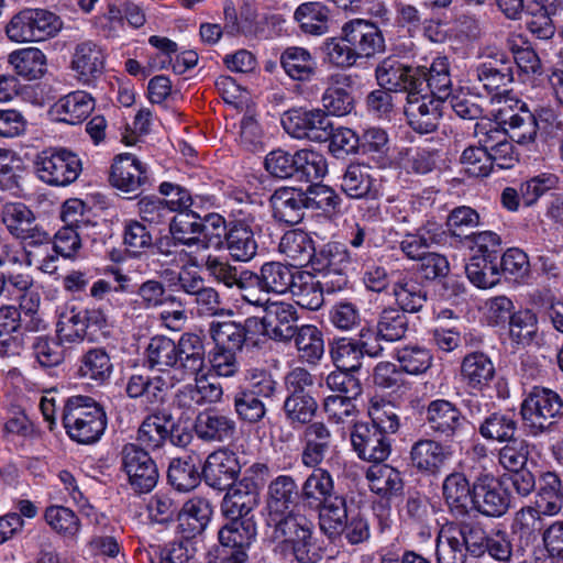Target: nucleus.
<instances>
[{
  "label": "nucleus",
  "mask_w": 563,
  "mask_h": 563,
  "mask_svg": "<svg viewBox=\"0 0 563 563\" xmlns=\"http://www.w3.org/2000/svg\"><path fill=\"white\" fill-rule=\"evenodd\" d=\"M169 419L166 416L151 415L146 417L137 431V441L150 450L161 448L168 439Z\"/></svg>",
  "instance_id": "obj_57"
},
{
  "label": "nucleus",
  "mask_w": 563,
  "mask_h": 563,
  "mask_svg": "<svg viewBox=\"0 0 563 563\" xmlns=\"http://www.w3.org/2000/svg\"><path fill=\"white\" fill-rule=\"evenodd\" d=\"M260 318H247L244 324L235 321H212L209 325V333L214 345L231 349L234 352L241 351L245 342L257 344L254 335L258 333Z\"/></svg>",
  "instance_id": "obj_16"
},
{
  "label": "nucleus",
  "mask_w": 563,
  "mask_h": 563,
  "mask_svg": "<svg viewBox=\"0 0 563 563\" xmlns=\"http://www.w3.org/2000/svg\"><path fill=\"white\" fill-rule=\"evenodd\" d=\"M330 353L339 369L357 371L362 365V347L355 340L349 338L335 340Z\"/></svg>",
  "instance_id": "obj_64"
},
{
  "label": "nucleus",
  "mask_w": 563,
  "mask_h": 563,
  "mask_svg": "<svg viewBox=\"0 0 563 563\" xmlns=\"http://www.w3.org/2000/svg\"><path fill=\"white\" fill-rule=\"evenodd\" d=\"M175 374L180 380L197 376L206 367V349L201 336L195 333H184L176 342Z\"/></svg>",
  "instance_id": "obj_19"
},
{
  "label": "nucleus",
  "mask_w": 563,
  "mask_h": 563,
  "mask_svg": "<svg viewBox=\"0 0 563 563\" xmlns=\"http://www.w3.org/2000/svg\"><path fill=\"white\" fill-rule=\"evenodd\" d=\"M62 421L67 435L80 444L98 442L107 428L103 408L91 397L81 395L66 399Z\"/></svg>",
  "instance_id": "obj_2"
},
{
  "label": "nucleus",
  "mask_w": 563,
  "mask_h": 563,
  "mask_svg": "<svg viewBox=\"0 0 563 563\" xmlns=\"http://www.w3.org/2000/svg\"><path fill=\"white\" fill-rule=\"evenodd\" d=\"M437 559L439 563H464L466 551L457 523L442 526L437 538Z\"/></svg>",
  "instance_id": "obj_40"
},
{
  "label": "nucleus",
  "mask_w": 563,
  "mask_h": 563,
  "mask_svg": "<svg viewBox=\"0 0 563 563\" xmlns=\"http://www.w3.org/2000/svg\"><path fill=\"white\" fill-rule=\"evenodd\" d=\"M44 518L51 529L64 539L76 541L81 523L78 516L68 507L53 505L45 509Z\"/></svg>",
  "instance_id": "obj_50"
},
{
  "label": "nucleus",
  "mask_w": 563,
  "mask_h": 563,
  "mask_svg": "<svg viewBox=\"0 0 563 563\" xmlns=\"http://www.w3.org/2000/svg\"><path fill=\"white\" fill-rule=\"evenodd\" d=\"M62 29L60 19L44 9H24L5 25L7 37L14 43L42 42L55 36Z\"/></svg>",
  "instance_id": "obj_4"
},
{
  "label": "nucleus",
  "mask_w": 563,
  "mask_h": 563,
  "mask_svg": "<svg viewBox=\"0 0 563 563\" xmlns=\"http://www.w3.org/2000/svg\"><path fill=\"white\" fill-rule=\"evenodd\" d=\"M341 31L358 59L372 58L385 51V40L382 31L368 20H350L343 24Z\"/></svg>",
  "instance_id": "obj_13"
},
{
  "label": "nucleus",
  "mask_w": 563,
  "mask_h": 563,
  "mask_svg": "<svg viewBox=\"0 0 563 563\" xmlns=\"http://www.w3.org/2000/svg\"><path fill=\"white\" fill-rule=\"evenodd\" d=\"M168 481L179 492H188L200 483V472L191 457L174 459L168 467Z\"/></svg>",
  "instance_id": "obj_59"
},
{
  "label": "nucleus",
  "mask_w": 563,
  "mask_h": 563,
  "mask_svg": "<svg viewBox=\"0 0 563 563\" xmlns=\"http://www.w3.org/2000/svg\"><path fill=\"white\" fill-rule=\"evenodd\" d=\"M295 345L302 360L308 363H317L324 353V343L321 331L312 324L298 328L292 336Z\"/></svg>",
  "instance_id": "obj_52"
},
{
  "label": "nucleus",
  "mask_w": 563,
  "mask_h": 563,
  "mask_svg": "<svg viewBox=\"0 0 563 563\" xmlns=\"http://www.w3.org/2000/svg\"><path fill=\"white\" fill-rule=\"evenodd\" d=\"M426 423L429 429L445 439L454 438L464 426L461 410L446 399H435L426 407Z\"/></svg>",
  "instance_id": "obj_20"
},
{
  "label": "nucleus",
  "mask_w": 563,
  "mask_h": 563,
  "mask_svg": "<svg viewBox=\"0 0 563 563\" xmlns=\"http://www.w3.org/2000/svg\"><path fill=\"white\" fill-rule=\"evenodd\" d=\"M294 19L306 34L320 36L329 32L330 10L321 2L301 3L295 10Z\"/></svg>",
  "instance_id": "obj_41"
},
{
  "label": "nucleus",
  "mask_w": 563,
  "mask_h": 563,
  "mask_svg": "<svg viewBox=\"0 0 563 563\" xmlns=\"http://www.w3.org/2000/svg\"><path fill=\"white\" fill-rule=\"evenodd\" d=\"M483 57L484 60L472 67L471 75L488 93L499 96L514 81L510 62L506 58V52L496 47H486Z\"/></svg>",
  "instance_id": "obj_6"
},
{
  "label": "nucleus",
  "mask_w": 563,
  "mask_h": 563,
  "mask_svg": "<svg viewBox=\"0 0 563 563\" xmlns=\"http://www.w3.org/2000/svg\"><path fill=\"white\" fill-rule=\"evenodd\" d=\"M350 439L353 450L363 461L380 463L390 454L386 434L367 422L354 423Z\"/></svg>",
  "instance_id": "obj_14"
},
{
  "label": "nucleus",
  "mask_w": 563,
  "mask_h": 563,
  "mask_svg": "<svg viewBox=\"0 0 563 563\" xmlns=\"http://www.w3.org/2000/svg\"><path fill=\"white\" fill-rule=\"evenodd\" d=\"M450 446L432 439L415 442L410 450V463L421 473L435 474L451 459Z\"/></svg>",
  "instance_id": "obj_26"
},
{
  "label": "nucleus",
  "mask_w": 563,
  "mask_h": 563,
  "mask_svg": "<svg viewBox=\"0 0 563 563\" xmlns=\"http://www.w3.org/2000/svg\"><path fill=\"white\" fill-rule=\"evenodd\" d=\"M366 478L373 493L380 496H390L401 490L400 473L394 467L376 463L368 468Z\"/></svg>",
  "instance_id": "obj_53"
},
{
  "label": "nucleus",
  "mask_w": 563,
  "mask_h": 563,
  "mask_svg": "<svg viewBox=\"0 0 563 563\" xmlns=\"http://www.w3.org/2000/svg\"><path fill=\"white\" fill-rule=\"evenodd\" d=\"M375 75L378 85L389 91H406L410 95L423 90L426 70L420 66H408L393 57L380 62Z\"/></svg>",
  "instance_id": "obj_9"
},
{
  "label": "nucleus",
  "mask_w": 563,
  "mask_h": 563,
  "mask_svg": "<svg viewBox=\"0 0 563 563\" xmlns=\"http://www.w3.org/2000/svg\"><path fill=\"white\" fill-rule=\"evenodd\" d=\"M503 122L507 125V132L511 140L519 144H529L537 136L538 124L534 115L521 103L520 112L507 115L506 109L499 110Z\"/></svg>",
  "instance_id": "obj_48"
},
{
  "label": "nucleus",
  "mask_w": 563,
  "mask_h": 563,
  "mask_svg": "<svg viewBox=\"0 0 563 563\" xmlns=\"http://www.w3.org/2000/svg\"><path fill=\"white\" fill-rule=\"evenodd\" d=\"M324 62L335 68H350L358 60L352 46L345 41L344 34L329 37L322 44Z\"/></svg>",
  "instance_id": "obj_60"
},
{
  "label": "nucleus",
  "mask_w": 563,
  "mask_h": 563,
  "mask_svg": "<svg viewBox=\"0 0 563 563\" xmlns=\"http://www.w3.org/2000/svg\"><path fill=\"white\" fill-rule=\"evenodd\" d=\"M298 485L290 475H279L267 487L266 525L273 538L283 543L286 556L298 563H319L323 556L321 541L312 519L290 506L298 497Z\"/></svg>",
  "instance_id": "obj_1"
},
{
  "label": "nucleus",
  "mask_w": 563,
  "mask_h": 563,
  "mask_svg": "<svg viewBox=\"0 0 563 563\" xmlns=\"http://www.w3.org/2000/svg\"><path fill=\"white\" fill-rule=\"evenodd\" d=\"M194 430L203 441L224 442L234 435L236 423L228 415L216 409H207L196 417Z\"/></svg>",
  "instance_id": "obj_30"
},
{
  "label": "nucleus",
  "mask_w": 563,
  "mask_h": 563,
  "mask_svg": "<svg viewBox=\"0 0 563 563\" xmlns=\"http://www.w3.org/2000/svg\"><path fill=\"white\" fill-rule=\"evenodd\" d=\"M443 497L452 516L464 518L472 509L473 487L463 473L448 475L442 485Z\"/></svg>",
  "instance_id": "obj_32"
},
{
  "label": "nucleus",
  "mask_w": 563,
  "mask_h": 563,
  "mask_svg": "<svg viewBox=\"0 0 563 563\" xmlns=\"http://www.w3.org/2000/svg\"><path fill=\"white\" fill-rule=\"evenodd\" d=\"M122 467L135 493L151 492L157 484L158 470L150 454L135 443H126L121 451Z\"/></svg>",
  "instance_id": "obj_7"
},
{
  "label": "nucleus",
  "mask_w": 563,
  "mask_h": 563,
  "mask_svg": "<svg viewBox=\"0 0 563 563\" xmlns=\"http://www.w3.org/2000/svg\"><path fill=\"white\" fill-rule=\"evenodd\" d=\"M305 448L301 454L303 465L313 467L322 462L328 452L332 434L324 422L316 421L306 426Z\"/></svg>",
  "instance_id": "obj_35"
},
{
  "label": "nucleus",
  "mask_w": 563,
  "mask_h": 563,
  "mask_svg": "<svg viewBox=\"0 0 563 563\" xmlns=\"http://www.w3.org/2000/svg\"><path fill=\"white\" fill-rule=\"evenodd\" d=\"M561 396L549 388L533 387L521 404L525 427L532 435H539L553 426L562 415Z\"/></svg>",
  "instance_id": "obj_5"
},
{
  "label": "nucleus",
  "mask_w": 563,
  "mask_h": 563,
  "mask_svg": "<svg viewBox=\"0 0 563 563\" xmlns=\"http://www.w3.org/2000/svg\"><path fill=\"white\" fill-rule=\"evenodd\" d=\"M278 250L291 262L289 265L296 269L306 264H311L316 252L312 238L301 230L286 232L280 239Z\"/></svg>",
  "instance_id": "obj_36"
},
{
  "label": "nucleus",
  "mask_w": 563,
  "mask_h": 563,
  "mask_svg": "<svg viewBox=\"0 0 563 563\" xmlns=\"http://www.w3.org/2000/svg\"><path fill=\"white\" fill-rule=\"evenodd\" d=\"M223 497L221 511L227 519L250 518L249 514L258 504L256 486L247 478L228 486Z\"/></svg>",
  "instance_id": "obj_25"
},
{
  "label": "nucleus",
  "mask_w": 563,
  "mask_h": 563,
  "mask_svg": "<svg viewBox=\"0 0 563 563\" xmlns=\"http://www.w3.org/2000/svg\"><path fill=\"white\" fill-rule=\"evenodd\" d=\"M393 292L399 307L407 312L419 311L427 300L426 290L410 273L397 274Z\"/></svg>",
  "instance_id": "obj_38"
},
{
  "label": "nucleus",
  "mask_w": 563,
  "mask_h": 563,
  "mask_svg": "<svg viewBox=\"0 0 563 563\" xmlns=\"http://www.w3.org/2000/svg\"><path fill=\"white\" fill-rule=\"evenodd\" d=\"M444 235L439 223L429 221L415 233H407L400 241V250L408 258L421 261L432 245L443 242Z\"/></svg>",
  "instance_id": "obj_34"
},
{
  "label": "nucleus",
  "mask_w": 563,
  "mask_h": 563,
  "mask_svg": "<svg viewBox=\"0 0 563 563\" xmlns=\"http://www.w3.org/2000/svg\"><path fill=\"white\" fill-rule=\"evenodd\" d=\"M510 340L518 345L530 344L538 333V318L530 309H520L512 313L508 322Z\"/></svg>",
  "instance_id": "obj_58"
},
{
  "label": "nucleus",
  "mask_w": 563,
  "mask_h": 563,
  "mask_svg": "<svg viewBox=\"0 0 563 563\" xmlns=\"http://www.w3.org/2000/svg\"><path fill=\"white\" fill-rule=\"evenodd\" d=\"M318 410V402L311 395L288 394L283 404L286 422L292 429L310 423Z\"/></svg>",
  "instance_id": "obj_45"
},
{
  "label": "nucleus",
  "mask_w": 563,
  "mask_h": 563,
  "mask_svg": "<svg viewBox=\"0 0 563 563\" xmlns=\"http://www.w3.org/2000/svg\"><path fill=\"white\" fill-rule=\"evenodd\" d=\"M264 312V317L260 319L258 333L276 341H287L295 335L299 317L292 303L267 301Z\"/></svg>",
  "instance_id": "obj_12"
},
{
  "label": "nucleus",
  "mask_w": 563,
  "mask_h": 563,
  "mask_svg": "<svg viewBox=\"0 0 563 563\" xmlns=\"http://www.w3.org/2000/svg\"><path fill=\"white\" fill-rule=\"evenodd\" d=\"M285 74L296 81H310L318 70V62L311 52L301 46L286 47L279 57Z\"/></svg>",
  "instance_id": "obj_33"
},
{
  "label": "nucleus",
  "mask_w": 563,
  "mask_h": 563,
  "mask_svg": "<svg viewBox=\"0 0 563 563\" xmlns=\"http://www.w3.org/2000/svg\"><path fill=\"white\" fill-rule=\"evenodd\" d=\"M373 188V178L369 168L360 164H351L346 167L342 179L341 189L353 199L367 197Z\"/></svg>",
  "instance_id": "obj_55"
},
{
  "label": "nucleus",
  "mask_w": 563,
  "mask_h": 563,
  "mask_svg": "<svg viewBox=\"0 0 563 563\" xmlns=\"http://www.w3.org/2000/svg\"><path fill=\"white\" fill-rule=\"evenodd\" d=\"M205 266L217 282L222 283L229 288L236 287L239 290H247L250 272H244L239 276L238 269L234 266L212 255L206 258Z\"/></svg>",
  "instance_id": "obj_62"
},
{
  "label": "nucleus",
  "mask_w": 563,
  "mask_h": 563,
  "mask_svg": "<svg viewBox=\"0 0 563 563\" xmlns=\"http://www.w3.org/2000/svg\"><path fill=\"white\" fill-rule=\"evenodd\" d=\"M147 179L145 165L133 154L123 153L114 157L111 165L110 183L123 192H135Z\"/></svg>",
  "instance_id": "obj_22"
},
{
  "label": "nucleus",
  "mask_w": 563,
  "mask_h": 563,
  "mask_svg": "<svg viewBox=\"0 0 563 563\" xmlns=\"http://www.w3.org/2000/svg\"><path fill=\"white\" fill-rule=\"evenodd\" d=\"M8 62L19 76L27 80L41 78L46 70V56L37 47L15 49L9 54Z\"/></svg>",
  "instance_id": "obj_42"
},
{
  "label": "nucleus",
  "mask_w": 563,
  "mask_h": 563,
  "mask_svg": "<svg viewBox=\"0 0 563 563\" xmlns=\"http://www.w3.org/2000/svg\"><path fill=\"white\" fill-rule=\"evenodd\" d=\"M33 172L47 186L66 187L78 179L82 172V162L70 150L48 147L35 155Z\"/></svg>",
  "instance_id": "obj_3"
},
{
  "label": "nucleus",
  "mask_w": 563,
  "mask_h": 563,
  "mask_svg": "<svg viewBox=\"0 0 563 563\" xmlns=\"http://www.w3.org/2000/svg\"><path fill=\"white\" fill-rule=\"evenodd\" d=\"M443 101L423 90L407 95L405 114L409 125L420 134L434 132L442 118Z\"/></svg>",
  "instance_id": "obj_10"
},
{
  "label": "nucleus",
  "mask_w": 563,
  "mask_h": 563,
  "mask_svg": "<svg viewBox=\"0 0 563 563\" xmlns=\"http://www.w3.org/2000/svg\"><path fill=\"white\" fill-rule=\"evenodd\" d=\"M473 484L472 509L488 517H500L509 507V498L492 474H479Z\"/></svg>",
  "instance_id": "obj_15"
},
{
  "label": "nucleus",
  "mask_w": 563,
  "mask_h": 563,
  "mask_svg": "<svg viewBox=\"0 0 563 563\" xmlns=\"http://www.w3.org/2000/svg\"><path fill=\"white\" fill-rule=\"evenodd\" d=\"M211 514V505L206 498H190L178 512V533L186 541L202 533L210 521Z\"/></svg>",
  "instance_id": "obj_29"
},
{
  "label": "nucleus",
  "mask_w": 563,
  "mask_h": 563,
  "mask_svg": "<svg viewBox=\"0 0 563 563\" xmlns=\"http://www.w3.org/2000/svg\"><path fill=\"white\" fill-rule=\"evenodd\" d=\"M426 70L423 93L434 96L445 101L451 96L452 79L450 75V63L446 57H437L429 68L420 66Z\"/></svg>",
  "instance_id": "obj_44"
},
{
  "label": "nucleus",
  "mask_w": 563,
  "mask_h": 563,
  "mask_svg": "<svg viewBox=\"0 0 563 563\" xmlns=\"http://www.w3.org/2000/svg\"><path fill=\"white\" fill-rule=\"evenodd\" d=\"M228 520L219 531V541L221 545L235 550L232 554L235 563H243L246 560L245 549L255 540L256 525L252 518Z\"/></svg>",
  "instance_id": "obj_23"
},
{
  "label": "nucleus",
  "mask_w": 563,
  "mask_h": 563,
  "mask_svg": "<svg viewBox=\"0 0 563 563\" xmlns=\"http://www.w3.org/2000/svg\"><path fill=\"white\" fill-rule=\"evenodd\" d=\"M202 229V221L194 212L175 216L169 224V232L175 243L188 247L197 246L200 249Z\"/></svg>",
  "instance_id": "obj_51"
},
{
  "label": "nucleus",
  "mask_w": 563,
  "mask_h": 563,
  "mask_svg": "<svg viewBox=\"0 0 563 563\" xmlns=\"http://www.w3.org/2000/svg\"><path fill=\"white\" fill-rule=\"evenodd\" d=\"M95 109V100L86 91L77 90L59 98L51 108L54 120L67 124H79Z\"/></svg>",
  "instance_id": "obj_28"
},
{
  "label": "nucleus",
  "mask_w": 563,
  "mask_h": 563,
  "mask_svg": "<svg viewBox=\"0 0 563 563\" xmlns=\"http://www.w3.org/2000/svg\"><path fill=\"white\" fill-rule=\"evenodd\" d=\"M334 496V482L327 470L314 468L301 485L300 497L311 508H317Z\"/></svg>",
  "instance_id": "obj_37"
},
{
  "label": "nucleus",
  "mask_w": 563,
  "mask_h": 563,
  "mask_svg": "<svg viewBox=\"0 0 563 563\" xmlns=\"http://www.w3.org/2000/svg\"><path fill=\"white\" fill-rule=\"evenodd\" d=\"M297 278H302L301 273L280 262H267L257 274H249L250 284H256L262 291L277 295L291 291Z\"/></svg>",
  "instance_id": "obj_18"
},
{
  "label": "nucleus",
  "mask_w": 563,
  "mask_h": 563,
  "mask_svg": "<svg viewBox=\"0 0 563 563\" xmlns=\"http://www.w3.org/2000/svg\"><path fill=\"white\" fill-rule=\"evenodd\" d=\"M460 375L468 390L483 391L495 377V366L487 354L472 352L462 360Z\"/></svg>",
  "instance_id": "obj_27"
},
{
  "label": "nucleus",
  "mask_w": 563,
  "mask_h": 563,
  "mask_svg": "<svg viewBox=\"0 0 563 563\" xmlns=\"http://www.w3.org/2000/svg\"><path fill=\"white\" fill-rule=\"evenodd\" d=\"M240 471L236 455L227 449H221L209 454L201 474L209 486L223 489L234 483Z\"/></svg>",
  "instance_id": "obj_21"
},
{
  "label": "nucleus",
  "mask_w": 563,
  "mask_h": 563,
  "mask_svg": "<svg viewBox=\"0 0 563 563\" xmlns=\"http://www.w3.org/2000/svg\"><path fill=\"white\" fill-rule=\"evenodd\" d=\"M255 218L247 213L243 219L232 221L225 233V245L233 260L238 262L251 261L257 252V243L250 223Z\"/></svg>",
  "instance_id": "obj_24"
},
{
  "label": "nucleus",
  "mask_w": 563,
  "mask_h": 563,
  "mask_svg": "<svg viewBox=\"0 0 563 563\" xmlns=\"http://www.w3.org/2000/svg\"><path fill=\"white\" fill-rule=\"evenodd\" d=\"M536 506L542 510L543 516H556L563 507V494L560 477L547 472L540 477V486L536 496Z\"/></svg>",
  "instance_id": "obj_49"
},
{
  "label": "nucleus",
  "mask_w": 563,
  "mask_h": 563,
  "mask_svg": "<svg viewBox=\"0 0 563 563\" xmlns=\"http://www.w3.org/2000/svg\"><path fill=\"white\" fill-rule=\"evenodd\" d=\"M296 176L300 180L312 183L327 174L328 164L321 153L303 148L296 152Z\"/></svg>",
  "instance_id": "obj_61"
},
{
  "label": "nucleus",
  "mask_w": 563,
  "mask_h": 563,
  "mask_svg": "<svg viewBox=\"0 0 563 563\" xmlns=\"http://www.w3.org/2000/svg\"><path fill=\"white\" fill-rule=\"evenodd\" d=\"M113 372V364L108 352L102 347H92L79 360L78 375L97 385L106 384Z\"/></svg>",
  "instance_id": "obj_39"
},
{
  "label": "nucleus",
  "mask_w": 563,
  "mask_h": 563,
  "mask_svg": "<svg viewBox=\"0 0 563 563\" xmlns=\"http://www.w3.org/2000/svg\"><path fill=\"white\" fill-rule=\"evenodd\" d=\"M282 124L289 135L299 140L324 142L331 134V121L320 109L289 110L284 114Z\"/></svg>",
  "instance_id": "obj_8"
},
{
  "label": "nucleus",
  "mask_w": 563,
  "mask_h": 563,
  "mask_svg": "<svg viewBox=\"0 0 563 563\" xmlns=\"http://www.w3.org/2000/svg\"><path fill=\"white\" fill-rule=\"evenodd\" d=\"M176 342L164 335H156L151 339L146 347V363L150 368L159 373L176 369Z\"/></svg>",
  "instance_id": "obj_47"
},
{
  "label": "nucleus",
  "mask_w": 563,
  "mask_h": 563,
  "mask_svg": "<svg viewBox=\"0 0 563 563\" xmlns=\"http://www.w3.org/2000/svg\"><path fill=\"white\" fill-rule=\"evenodd\" d=\"M2 222L8 231L31 245H41L49 241L47 232L35 224L33 211L21 202L7 203L1 212Z\"/></svg>",
  "instance_id": "obj_11"
},
{
  "label": "nucleus",
  "mask_w": 563,
  "mask_h": 563,
  "mask_svg": "<svg viewBox=\"0 0 563 563\" xmlns=\"http://www.w3.org/2000/svg\"><path fill=\"white\" fill-rule=\"evenodd\" d=\"M517 422L511 415L494 412L479 426V433L487 440L505 442L514 439Z\"/></svg>",
  "instance_id": "obj_63"
},
{
  "label": "nucleus",
  "mask_w": 563,
  "mask_h": 563,
  "mask_svg": "<svg viewBox=\"0 0 563 563\" xmlns=\"http://www.w3.org/2000/svg\"><path fill=\"white\" fill-rule=\"evenodd\" d=\"M465 273L474 286L483 289L492 288L500 280L498 262L483 256H472L465 266Z\"/></svg>",
  "instance_id": "obj_54"
},
{
  "label": "nucleus",
  "mask_w": 563,
  "mask_h": 563,
  "mask_svg": "<svg viewBox=\"0 0 563 563\" xmlns=\"http://www.w3.org/2000/svg\"><path fill=\"white\" fill-rule=\"evenodd\" d=\"M106 57L101 45L93 41H84L74 48L70 68L79 82L89 86L103 74Z\"/></svg>",
  "instance_id": "obj_17"
},
{
  "label": "nucleus",
  "mask_w": 563,
  "mask_h": 563,
  "mask_svg": "<svg viewBox=\"0 0 563 563\" xmlns=\"http://www.w3.org/2000/svg\"><path fill=\"white\" fill-rule=\"evenodd\" d=\"M93 26L106 38H117L125 30L122 0H110L106 9L93 18Z\"/></svg>",
  "instance_id": "obj_56"
},
{
  "label": "nucleus",
  "mask_w": 563,
  "mask_h": 563,
  "mask_svg": "<svg viewBox=\"0 0 563 563\" xmlns=\"http://www.w3.org/2000/svg\"><path fill=\"white\" fill-rule=\"evenodd\" d=\"M351 264V256L345 245L329 242L316 249L311 261V268L316 273L346 271Z\"/></svg>",
  "instance_id": "obj_46"
},
{
  "label": "nucleus",
  "mask_w": 563,
  "mask_h": 563,
  "mask_svg": "<svg viewBox=\"0 0 563 563\" xmlns=\"http://www.w3.org/2000/svg\"><path fill=\"white\" fill-rule=\"evenodd\" d=\"M271 206L276 220L294 225L303 219L307 200L302 191L292 187H282L272 195Z\"/></svg>",
  "instance_id": "obj_31"
},
{
  "label": "nucleus",
  "mask_w": 563,
  "mask_h": 563,
  "mask_svg": "<svg viewBox=\"0 0 563 563\" xmlns=\"http://www.w3.org/2000/svg\"><path fill=\"white\" fill-rule=\"evenodd\" d=\"M317 509L320 529L324 534L332 539L341 536L349 518L345 498L336 495Z\"/></svg>",
  "instance_id": "obj_43"
}]
</instances>
